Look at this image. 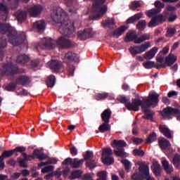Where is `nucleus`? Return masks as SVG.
<instances>
[{"label":"nucleus","mask_w":180,"mask_h":180,"mask_svg":"<svg viewBox=\"0 0 180 180\" xmlns=\"http://www.w3.org/2000/svg\"><path fill=\"white\" fill-rule=\"evenodd\" d=\"M146 178H148V177H146L145 176L139 174V172H135L131 176V180H144V179Z\"/></svg>","instance_id":"09e8293b"},{"label":"nucleus","mask_w":180,"mask_h":180,"mask_svg":"<svg viewBox=\"0 0 180 180\" xmlns=\"http://www.w3.org/2000/svg\"><path fill=\"white\" fill-rule=\"evenodd\" d=\"M155 140H157V134H155V132H153V133L149 134V136L146 140V143L148 144L149 143H153Z\"/></svg>","instance_id":"3c124183"},{"label":"nucleus","mask_w":180,"mask_h":180,"mask_svg":"<svg viewBox=\"0 0 180 180\" xmlns=\"http://www.w3.org/2000/svg\"><path fill=\"white\" fill-rule=\"evenodd\" d=\"M26 72V70L18 68L17 64H13L11 62H8L3 64L2 73L3 75H17Z\"/></svg>","instance_id":"39448f33"},{"label":"nucleus","mask_w":180,"mask_h":180,"mask_svg":"<svg viewBox=\"0 0 180 180\" xmlns=\"http://www.w3.org/2000/svg\"><path fill=\"white\" fill-rule=\"evenodd\" d=\"M162 167L167 174H172L173 172V167L169 165V161L165 160H162Z\"/></svg>","instance_id":"2f4dec72"},{"label":"nucleus","mask_w":180,"mask_h":180,"mask_svg":"<svg viewBox=\"0 0 180 180\" xmlns=\"http://www.w3.org/2000/svg\"><path fill=\"white\" fill-rule=\"evenodd\" d=\"M93 157H94L93 152L90 150H87V152H86V154L84 155V159H82V160H84V161H87L88 160L93 158Z\"/></svg>","instance_id":"69168bd1"},{"label":"nucleus","mask_w":180,"mask_h":180,"mask_svg":"<svg viewBox=\"0 0 180 180\" xmlns=\"http://www.w3.org/2000/svg\"><path fill=\"white\" fill-rule=\"evenodd\" d=\"M97 176H98V179L97 180H107L106 178L108 177V175L106 172L105 171L98 172Z\"/></svg>","instance_id":"13d9d810"},{"label":"nucleus","mask_w":180,"mask_h":180,"mask_svg":"<svg viewBox=\"0 0 180 180\" xmlns=\"http://www.w3.org/2000/svg\"><path fill=\"white\" fill-rule=\"evenodd\" d=\"M6 46V39L5 38H0V56L1 58L4 57V51L3 49H5Z\"/></svg>","instance_id":"79ce46f5"},{"label":"nucleus","mask_w":180,"mask_h":180,"mask_svg":"<svg viewBox=\"0 0 180 180\" xmlns=\"http://www.w3.org/2000/svg\"><path fill=\"white\" fill-rule=\"evenodd\" d=\"M150 47H151L150 42L147 41L146 43L140 45V46H134L129 48V51H130L131 54L133 56H136V54H141L147 51Z\"/></svg>","instance_id":"9d476101"},{"label":"nucleus","mask_w":180,"mask_h":180,"mask_svg":"<svg viewBox=\"0 0 180 180\" xmlns=\"http://www.w3.org/2000/svg\"><path fill=\"white\" fill-rule=\"evenodd\" d=\"M112 116V111L109 108L104 110L103 113L101 114V120L103 122H110V119Z\"/></svg>","instance_id":"5701e85b"},{"label":"nucleus","mask_w":180,"mask_h":180,"mask_svg":"<svg viewBox=\"0 0 180 180\" xmlns=\"http://www.w3.org/2000/svg\"><path fill=\"white\" fill-rule=\"evenodd\" d=\"M94 3L92 4V7L96 13L94 16L91 17L92 20H96L102 18L103 15L108 12V6L103 5L106 0H92Z\"/></svg>","instance_id":"20e7f679"},{"label":"nucleus","mask_w":180,"mask_h":180,"mask_svg":"<svg viewBox=\"0 0 180 180\" xmlns=\"http://www.w3.org/2000/svg\"><path fill=\"white\" fill-rule=\"evenodd\" d=\"M159 131L161 134H163L166 138L172 139V132H170V129L167 127L166 125H159Z\"/></svg>","instance_id":"a878e982"},{"label":"nucleus","mask_w":180,"mask_h":180,"mask_svg":"<svg viewBox=\"0 0 180 180\" xmlns=\"http://www.w3.org/2000/svg\"><path fill=\"white\" fill-rule=\"evenodd\" d=\"M51 19L57 24H60L58 31L65 37H70L75 32V24L69 23L68 15L62 8L53 9L51 14Z\"/></svg>","instance_id":"f257e3e1"},{"label":"nucleus","mask_w":180,"mask_h":180,"mask_svg":"<svg viewBox=\"0 0 180 180\" xmlns=\"http://www.w3.org/2000/svg\"><path fill=\"white\" fill-rule=\"evenodd\" d=\"M146 28V20H141L138 23L136 24V29L139 31H144V30Z\"/></svg>","instance_id":"a19ab883"},{"label":"nucleus","mask_w":180,"mask_h":180,"mask_svg":"<svg viewBox=\"0 0 180 180\" xmlns=\"http://www.w3.org/2000/svg\"><path fill=\"white\" fill-rule=\"evenodd\" d=\"M82 172L81 170H75L72 172H71V174L70 176V180H75L77 178H80L82 176Z\"/></svg>","instance_id":"49530a36"},{"label":"nucleus","mask_w":180,"mask_h":180,"mask_svg":"<svg viewBox=\"0 0 180 180\" xmlns=\"http://www.w3.org/2000/svg\"><path fill=\"white\" fill-rule=\"evenodd\" d=\"M158 51V48L153 47L151 50H149L148 51L146 52L145 56H143V58H145L146 60H150L152 58H153L157 54Z\"/></svg>","instance_id":"393cba45"},{"label":"nucleus","mask_w":180,"mask_h":180,"mask_svg":"<svg viewBox=\"0 0 180 180\" xmlns=\"http://www.w3.org/2000/svg\"><path fill=\"white\" fill-rule=\"evenodd\" d=\"M150 39H153V36H151L150 34H143L139 38L138 37L136 41H134V44H140L141 43H143L145 41L149 40Z\"/></svg>","instance_id":"473e14b6"},{"label":"nucleus","mask_w":180,"mask_h":180,"mask_svg":"<svg viewBox=\"0 0 180 180\" xmlns=\"http://www.w3.org/2000/svg\"><path fill=\"white\" fill-rule=\"evenodd\" d=\"M63 61L67 65L66 72L68 77H72L75 71V66L73 63H79L78 55L72 51L67 52L65 53Z\"/></svg>","instance_id":"7ed1b4c3"},{"label":"nucleus","mask_w":180,"mask_h":180,"mask_svg":"<svg viewBox=\"0 0 180 180\" xmlns=\"http://www.w3.org/2000/svg\"><path fill=\"white\" fill-rule=\"evenodd\" d=\"M155 62L153 61H147L143 63V68L147 70H150L151 68H154Z\"/></svg>","instance_id":"052dcab7"},{"label":"nucleus","mask_w":180,"mask_h":180,"mask_svg":"<svg viewBox=\"0 0 180 180\" xmlns=\"http://www.w3.org/2000/svg\"><path fill=\"white\" fill-rule=\"evenodd\" d=\"M86 166H87L89 169L92 170L94 168H96V161L95 160H89L86 162Z\"/></svg>","instance_id":"e2e57ef3"},{"label":"nucleus","mask_w":180,"mask_h":180,"mask_svg":"<svg viewBox=\"0 0 180 180\" xmlns=\"http://www.w3.org/2000/svg\"><path fill=\"white\" fill-rule=\"evenodd\" d=\"M178 60V58L174 55L170 53L167 57H165V63L167 65V66L171 67L173 64L175 63L176 61Z\"/></svg>","instance_id":"c85d7f7f"},{"label":"nucleus","mask_w":180,"mask_h":180,"mask_svg":"<svg viewBox=\"0 0 180 180\" xmlns=\"http://www.w3.org/2000/svg\"><path fill=\"white\" fill-rule=\"evenodd\" d=\"M0 33H8L7 37H8L9 43L12 45L18 46L23 43V38L8 23L0 22Z\"/></svg>","instance_id":"f03ea898"},{"label":"nucleus","mask_w":180,"mask_h":180,"mask_svg":"<svg viewBox=\"0 0 180 180\" xmlns=\"http://www.w3.org/2000/svg\"><path fill=\"white\" fill-rule=\"evenodd\" d=\"M27 15V13L25 11L18 10V11H16V13H15V17L16 18V20H18V21L20 23L26 20Z\"/></svg>","instance_id":"b1692460"},{"label":"nucleus","mask_w":180,"mask_h":180,"mask_svg":"<svg viewBox=\"0 0 180 180\" xmlns=\"http://www.w3.org/2000/svg\"><path fill=\"white\" fill-rule=\"evenodd\" d=\"M56 81V78L54 75L49 76L48 80H46V85L49 87L53 88L55 85V82Z\"/></svg>","instance_id":"a18cd8bd"},{"label":"nucleus","mask_w":180,"mask_h":180,"mask_svg":"<svg viewBox=\"0 0 180 180\" xmlns=\"http://www.w3.org/2000/svg\"><path fill=\"white\" fill-rule=\"evenodd\" d=\"M176 7L173 6H167L164 11V15L168 19V22H175L176 19L178 18L176 13L175 12Z\"/></svg>","instance_id":"9b49d317"},{"label":"nucleus","mask_w":180,"mask_h":180,"mask_svg":"<svg viewBox=\"0 0 180 180\" xmlns=\"http://www.w3.org/2000/svg\"><path fill=\"white\" fill-rule=\"evenodd\" d=\"M14 153H23L26 151V148L24 146H18L12 150Z\"/></svg>","instance_id":"774afa93"},{"label":"nucleus","mask_w":180,"mask_h":180,"mask_svg":"<svg viewBox=\"0 0 180 180\" xmlns=\"http://www.w3.org/2000/svg\"><path fill=\"white\" fill-rule=\"evenodd\" d=\"M8 15V7L4 3H0V20L6 21Z\"/></svg>","instance_id":"a211bd4d"},{"label":"nucleus","mask_w":180,"mask_h":180,"mask_svg":"<svg viewBox=\"0 0 180 180\" xmlns=\"http://www.w3.org/2000/svg\"><path fill=\"white\" fill-rule=\"evenodd\" d=\"M109 97V94L106 92L103 93H98L97 94H95V100L96 101H105Z\"/></svg>","instance_id":"58836bf2"},{"label":"nucleus","mask_w":180,"mask_h":180,"mask_svg":"<svg viewBox=\"0 0 180 180\" xmlns=\"http://www.w3.org/2000/svg\"><path fill=\"white\" fill-rule=\"evenodd\" d=\"M143 17V13H137L133 16L130 17L127 20V24H134V22L141 20Z\"/></svg>","instance_id":"c756f323"},{"label":"nucleus","mask_w":180,"mask_h":180,"mask_svg":"<svg viewBox=\"0 0 180 180\" xmlns=\"http://www.w3.org/2000/svg\"><path fill=\"white\" fill-rule=\"evenodd\" d=\"M160 114L164 119H170V115L176 117V120L180 121V109L167 106L164 108L163 111H160Z\"/></svg>","instance_id":"6e6552de"},{"label":"nucleus","mask_w":180,"mask_h":180,"mask_svg":"<svg viewBox=\"0 0 180 180\" xmlns=\"http://www.w3.org/2000/svg\"><path fill=\"white\" fill-rule=\"evenodd\" d=\"M22 158L24 159H22L21 158H18V162L19 165H20L22 168H27V165L26 162L32 161V160H34L37 158L36 155H34V151L32 155H27V153H22Z\"/></svg>","instance_id":"ddd939ff"},{"label":"nucleus","mask_w":180,"mask_h":180,"mask_svg":"<svg viewBox=\"0 0 180 180\" xmlns=\"http://www.w3.org/2000/svg\"><path fill=\"white\" fill-rule=\"evenodd\" d=\"M55 45H57L59 49L65 50L72 47V42L64 37H59L58 39L55 41Z\"/></svg>","instance_id":"f8f14e48"},{"label":"nucleus","mask_w":180,"mask_h":180,"mask_svg":"<svg viewBox=\"0 0 180 180\" xmlns=\"http://www.w3.org/2000/svg\"><path fill=\"white\" fill-rule=\"evenodd\" d=\"M121 162L122 165H124L125 171L127 172H129V170L131 167H132V165L131 164V162L129 160H127V159L121 160Z\"/></svg>","instance_id":"8fccbe9b"},{"label":"nucleus","mask_w":180,"mask_h":180,"mask_svg":"<svg viewBox=\"0 0 180 180\" xmlns=\"http://www.w3.org/2000/svg\"><path fill=\"white\" fill-rule=\"evenodd\" d=\"M115 25V20L112 18H108L105 20H104L103 22H101V26H103L104 28L108 27L110 29H114L112 27Z\"/></svg>","instance_id":"72a5a7b5"},{"label":"nucleus","mask_w":180,"mask_h":180,"mask_svg":"<svg viewBox=\"0 0 180 180\" xmlns=\"http://www.w3.org/2000/svg\"><path fill=\"white\" fill-rule=\"evenodd\" d=\"M161 12L160 10L156 9V8H152L151 10H148L146 12V16L148 18H152L155 16V15H158Z\"/></svg>","instance_id":"c03bdc74"},{"label":"nucleus","mask_w":180,"mask_h":180,"mask_svg":"<svg viewBox=\"0 0 180 180\" xmlns=\"http://www.w3.org/2000/svg\"><path fill=\"white\" fill-rule=\"evenodd\" d=\"M117 101L122 104H124L125 107H127V105L131 102L129 97H126L123 96L117 98Z\"/></svg>","instance_id":"37998d69"},{"label":"nucleus","mask_w":180,"mask_h":180,"mask_svg":"<svg viewBox=\"0 0 180 180\" xmlns=\"http://www.w3.org/2000/svg\"><path fill=\"white\" fill-rule=\"evenodd\" d=\"M152 170L155 176H161V166L158 162H155L153 164Z\"/></svg>","instance_id":"e433bc0d"},{"label":"nucleus","mask_w":180,"mask_h":180,"mask_svg":"<svg viewBox=\"0 0 180 180\" xmlns=\"http://www.w3.org/2000/svg\"><path fill=\"white\" fill-rule=\"evenodd\" d=\"M138 37L136 34H134L133 32H129L127 34V37L124 39V42L125 43H129L131 41H136Z\"/></svg>","instance_id":"4c0bfd02"},{"label":"nucleus","mask_w":180,"mask_h":180,"mask_svg":"<svg viewBox=\"0 0 180 180\" xmlns=\"http://www.w3.org/2000/svg\"><path fill=\"white\" fill-rule=\"evenodd\" d=\"M127 30V26H122L119 27L118 29H115V30L112 31V36L116 39H118L120 37L123 35L124 32H126Z\"/></svg>","instance_id":"412c9836"},{"label":"nucleus","mask_w":180,"mask_h":180,"mask_svg":"<svg viewBox=\"0 0 180 180\" xmlns=\"http://www.w3.org/2000/svg\"><path fill=\"white\" fill-rule=\"evenodd\" d=\"M46 27L45 21L43 20L36 21L33 23V28L37 32L44 31Z\"/></svg>","instance_id":"bb28decb"},{"label":"nucleus","mask_w":180,"mask_h":180,"mask_svg":"<svg viewBox=\"0 0 180 180\" xmlns=\"http://www.w3.org/2000/svg\"><path fill=\"white\" fill-rule=\"evenodd\" d=\"M110 122H103L100 127H98V131H96V134H104L105 132L110 131L111 130V125L109 124Z\"/></svg>","instance_id":"4be33fe9"},{"label":"nucleus","mask_w":180,"mask_h":180,"mask_svg":"<svg viewBox=\"0 0 180 180\" xmlns=\"http://www.w3.org/2000/svg\"><path fill=\"white\" fill-rule=\"evenodd\" d=\"M103 164L111 165L114 163V158L112 156H104L102 160Z\"/></svg>","instance_id":"de8ad7c7"},{"label":"nucleus","mask_w":180,"mask_h":180,"mask_svg":"<svg viewBox=\"0 0 180 180\" xmlns=\"http://www.w3.org/2000/svg\"><path fill=\"white\" fill-rule=\"evenodd\" d=\"M15 153L13 150H4L2 155H0V160H5L6 158L12 157Z\"/></svg>","instance_id":"ea45409f"},{"label":"nucleus","mask_w":180,"mask_h":180,"mask_svg":"<svg viewBox=\"0 0 180 180\" xmlns=\"http://www.w3.org/2000/svg\"><path fill=\"white\" fill-rule=\"evenodd\" d=\"M84 161L85 160L82 159L79 160L78 158L72 159V158H67L63 162H62V165L66 167L70 165V167L72 169H79L82 167Z\"/></svg>","instance_id":"1a4fd4ad"},{"label":"nucleus","mask_w":180,"mask_h":180,"mask_svg":"<svg viewBox=\"0 0 180 180\" xmlns=\"http://www.w3.org/2000/svg\"><path fill=\"white\" fill-rule=\"evenodd\" d=\"M30 61V57L27 55H20L16 58V63L18 64L25 65L27 64V62Z\"/></svg>","instance_id":"f704fd0d"},{"label":"nucleus","mask_w":180,"mask_h":180,"mask_svg":"<svg viewBox=\"0 0 180 180\" xmlns=\"http://www.w3.org/2000/svg\"><path fill=\"white\" fill-rule=\"evenodd\" d=\"M49 67L54 72H59L61 68H63V63L58 60H51Z\"/></svg>","instance_id":"dca6fc26"},{"label":"nucleus","mask_w":180,"mask_h":180,"mask_svg":"<svg viewBox=\"0 0 180 180\" xmlns=\"http://www.w3.org/2000/svg\"><path fill=\"white\" fill-rule=\"evenodd\" d=\"M139 174L142 176H145L146 177H150L149 176V167L147 165L142 164L139 166Z\"/></svg>","instance_id":"7c9ffc66"},{"label":"nucleus","mask_w":180,"mask_h":180,"mask_svg":"<svg viewBox=\"0 0 180 180\" xmlns=\"http://www.w3.org/2000/svg\"><path fill=\"white\" fill-rule=\"evenodd\" d=\"M39 65V59H33L30 62V67L31 68H36Z\"/></svg>","instance_id":"338daca9"},{"label":"nucleus","mask_w":180,"mask_h":180,"mask_svg":"<svg viewBox=\"0 0 180 180\" xmlns=\"http://www.w3.org/2000/svg\"><path fill=\"white\" fill-rule=\"evenodd\" d=\"M141 6V4L139 3V1H134L133 2L131 3L130 6H129V8L131 11H136L137 8H139Z\"/></svg>","instance_id":"864d4df0"},{"label":"nucleus","mask_w":180,"mask_h":180,"mask_svg":"<svg viewBox=\"0 0 180 180\" xmlns=\"http://www.w3.org/2000/svg\"><path fill=\"white\" fill-rule=\"evenodd\" d=\"M154 5L156 10L161 11L162 8H165V4L164 3H161L160 0L155 1Z\"/></svg>","instance_id":"680f3d73"},{"label":"nucleus","mask_w":180,"mask_h":180,"mask_svg":"<svg viewBox=\"0 0 180 180\" xmlns=\"http://www.w3.org/2000/svg\"><path fill=\"white\" fill-rule=\"evenodd\" d=\"M102 155L103 157L112 156V150L111 149V148H103Z\"/></svg>","instance_id":"5fc2aeb1"},{"label":"nucleus","mask_w":180,"mask_h":180,"mask_svg":"<svg viewBox=\"0 0 180 180\" xmlns=\"http://www.w3.org/2000/svg\"><path fill=\"white\" fill-rule=\"evenodd\" d=\"M42 10L41 6L37 5L32 7H30L27 9L28 13H30V15L32 17H38L39 16Z\"/></svg>","instance_id":"6ab92c4d"},{"label":"nucleus","mask_w":180,"mask_h":180,"mask_svg":"<svg viewBox=\"0 0 180 180\" xmlns=\"http://www.w3.org/2000/svg\"><path fill=\"white\" fill-rule=\"evenodd\" d=\"M175 33H176V30L175 27H170L167 28L166 36L167 37L172 38L174 35H175Z\"/></svg>","instance_id":"603ef678"},{"label":"nucleus","mask_w":180,"mask_h":180,"mask_svg":"<svg viewBox=\"0 0 180 180\" xmlns=\"http://www.w3.org/2000/svg\"><path fill=\"white\" fill-rule=\"evenodd\" d=\"M34 155H36V158L40 161L48 158V155L43 153V152L39 149L34 150Z\"/></svg>","instance_id":"c9c22d12"},{"label":"nucleus","mask_w":180,"mask_h":180,"mask_svg":"<svg viewBox=\"0 0 180 180\" xmlns=\"http://www.w3.org/2000/svg\"><path fill=\"white\" fill-rule=\"evenodd\" d=\"M158 143L161 150H170V146L172 144L170 143L169 141L165 139H162L158 141Z\"/></svg>","instance_id":"cd10ccee"},{"label":"nucleus","mask_w":180,"mask_h":180,"mask_svg":"<svg viewBox=\"0 0 180 180\" xmlns=\"http://www.w3.org/2000/svg\"><path fill=\"white\" fill-rule=\"evenodd\" d=\"M133 155H134V156L143 157V156H144L145 153H144L143 150H140V149L135 148V149L133 150Z\"/></svg>","instance_id":"0e129e2a"},{"label":"nucleus","mask_w":180,"mask_h":180,"mask_svg":"<svg viewBox=\"0 0 180 180\" xmlns=\"http://www.w3.org/2000/svg\"><path fill=\"white\" fill-rule=\"evenodd\" d=\"M153 19H155V20H157V22H166L167 20L165 15H163L162 14L155 15V17L153 18Z\"/></svg>","instance_id":"bf43d9fd"},{"label":"nucleus","mask_w":180,"mask_h":180,"mask_svg":"<svg viewBox=\"0 0 180 180\" xmlns=\"http://www.w3.org/2000/svg\"><path fill=\"white\" fill-rule=\"evenodd\" d=\"M158 97H160V95L155 92H152L149 94L148 98L143 100V101L146 105L150 108L151 105H157L158 103Z\"/></svg>","instance_id":"4468645a"},{"label":"nucleus","mask_w":180,"mask_h":180,"mask_svg":"<svg viewBox=\"0 0 180 180\" xmlns=\"http://www.w3.org/2000/svg\"><path fill=\"white\" fill-rule=\"evenodd\" d=\"M56 41L51 38H44L42 39V45L47 50H53L56 47Z\"/></svg>","instance_id":"f3484780"},{"label":"nucleus","mask_w":180,"mask_h":180,"mask_svg":"<svg viewBox=\"0 0 180 180\" xmlns=\"http://www.w3.org/2000/svg\"><path fill=\"white\" fill-rule=\"evenodd\" d=\"M127 144L124 140H113L112 147L115 148L113 153L117 157L127 158V153L124 152V148Z\"/></svg>","instance_id":"0eeeda50"},{"label":"nucleus","mask_w":180,"mask_h":180,"mask_svg":"<svg viewBox=\"0 0 180 180\" xmlns=\"http://www.w3.org/2000/svg\"><path fill=\"white\" fill-rule=\"evenodd\" d=\"M31 82L30 78L26 75L20 76L15 79V83L22 86H29Z\"/></svg>","instance_id":"aec40b11"},{"label":"nucleus","mask_w":180,"mask_h":180,"mask_svg":"<svg viewBox=\"0 0 180 180\" xmlns=\"http://www.w3.org/2000/svg\"><path fill=\"white\" fill-rule=\"evenodd\" d=\"M172 162L173 163L174 166L179 167L180 164V155H174L173 160H172Z\"/></svg>","instance_id":"6e6d98bb"},{"label":"nucleus","mask_w":180,"mask_h":180,"mask_svg":"<svg viewBox=\"0 0 180 180\" xmlns=\"http://www.w3.org/2000/svg\"><path fill=\"white\" fill-rule=\"evenodd\" d=\"M93 36V30L91 28L85 29L84 31L77 32V39L84 41Z\"/></svg>","instance_id":"2eb2a0df"},{"label":"nucleus","mask_w":180,"mask_h":180,"mask_svg":"<svg viewBox=\"0 0 180 180\" xmlns=\"http://www.w3.org/2000/svg\"><path fill=\"white\" fill-rule=\"evenodd\" d=\"M139 107L142 108L143 113L150 112V110L148 109L150 107L146 105L144 101H142L140 98L131 99V103H129L125 108H127L128 110L137 112L139 110Z\"/></svg>","instance_id":"423d86ee"},{"label":"nucleus","mask_w":180,"mask_h":180,"mask_svg":"<svg viewBox=\"0 0 180 180\" xmlns=\"http://www.w3.org/2000/svg\"><path fill=\"white\" fill-rule=\"evenodd\" d=\"M17 84L16 82H11L9 83L8 85L6 86L7 91H14L15 89L17 88Z\"/></svg>","instance_id":"4d7b16f0"}]
</instances>
